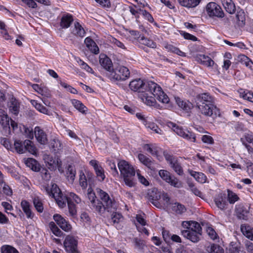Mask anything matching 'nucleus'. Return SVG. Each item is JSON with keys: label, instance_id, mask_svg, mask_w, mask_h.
I'll return each mask as SVG.
<instances>
[{"label": "nucleus", "instance_id": "f257e3e1", "mask_svg": "<svg viewBox=\"0 0 253 253\" xmlns=\"http://www.w3.org/2000/svg\"><path fill=\"white\" fill-rule=\"evenodd\" d=\"M129 87L131 90L138 92V98L147 106L158 108L160 105L156 99L164 104L169 102V97L161 87L152 81L145 83L140 79H136L129 83Z\"/></svg>", "mask_w": 253, "mask_h": 253}, {"label": "nucleus", "instance_id": "f03ea898", "mask_svg": "<svg viewBox=\"0 0 253 253\" xmlns=\"http://www.w3.org/2000/svg\"><path fill=\"white\" fill-rule=\"evenodd\" d=\"M196 105L203 115L211 117L219 114L218 109L214 105L212 98L208 93L199 94L196 99Z\"/></svg>", "mask_w": 253, "mask_h": 253}, {"label": "nucleus", "instance_id": "7ed1b4c3", "mask_svg": "<svg viewBox=\"0 0 253 253\" xmlns=\"http://www.w3.org/2000/svg\"><path fill=\"white\" fill-rule=\"evenodd\" d=\"M185 229L181 231L182 235L186 238L194 243L198 242L201 235L200 225L196 221H184L182 223Z\"/></svg>", "mask_w": 253, "mask_h": 253}, {"label": "nucleus", "instance_id": "20e7f679", "mask_svg": "<svg viewBox=\"0 0 253 253\" xmlns=\"http://www.w3.org/2000/svg\"><path fill=\"white\" fill-rule=\"evenodd\" d=\"M118 167L126 185L130 187L134 186L135 184L134 176L136 173L134 167L125 160H120Z\"/></svg>", "mask_w": 253, "mask_h": 253}, {"label": "nucleus", "instance_id": "39448f33", "mask_svg": "<svg viewBox=\"0 0 253 253\" xmlns=\"http://www.w3.org/2000/svg\"><path fill=\"white\" fill-rule=\"evenodd\" d=\"M167 125L175 133L183 138L194 142L196 141V136L194 133L187 129L171 122H167Z\"/></svg>", "mask_w": 253, "mask_h": 253}, {"label": "nucleus", "instance_id": "423d86ee", "mask_svg": "<svg viewBox=\"0 0 253 253\" xmlns=\"http://www.w3.org/2000/svg\"><path fill=\"white\" fill-rule=\"evenodd\" d=\"M46 192L49 196L54 198L60 208H63L66 206V196H63L56 184H53L51 189H46Z\"/></svg>", "mask_w": 253, "mask_h": 253}, {"label": "nucleus", "instance_id": "0eeeda50", "mask_svg": "<svg viewBox=\"0 0 253 253\" xmlns=\"http://www.w3.org/2000/svg\"><path fill=\"white\" fill-rule=\"evenodd\" d=\"M129 70L125 66H119L111 71L110 78L114 81H124L128 79L129 77Z\"/></svg>", "mask_w": 253, "mask_h": 253}, {"label": "nucleus", "instance_id": "6e6552de", "mask_svg": "<svg viewBox=\"0 0 253 253\" xmlns=\"http://www.w3.org/2000/svg\"><path fill=\"white\" fill-rule=\"evenodd\" d=\"M136 116L138 119L141 121L142 123L145 126L146 128L150 129L153 132L159 134H163L162 130H161L156 124L152 122L150 118L148 117H145L144 115L140 113H137Z\"/></svg>", "mask_w": 253, "mask_h": 253}, {"label": "nucleus", "instance_id": "1a4fd4ad", "mask_svg": "<svg viewBox=\"0 0 253 253\" xmlns=\"http://www.w3.org/2000/svg\"><path fill=\"white\" fill-rule=\"evenodd\" d=\"M205 11L210 17L222 18L224 17V12L221 7L214 2H210L207 4Z\"/></svg>", "mask_w": 253, "mask_h": 253}, {"label": "nucleus", "instance_id": "9d476101", "mask_svg": "<svg viewBox=\"0 0 253 253\" xmlns=\"http://www.w3.org/2000/svg\"><path fill=\"white\" fill-rule=\"evenodd\" d=\"M96 191L103 202V203H102L103 208L102 211H104L105 209H107L108 211H111L112 209H114L116 208L115 203L110 198L107 193L100 189H97Z\"/></svg>", "mask_w": 253, "mask_h": 253}, {"label": "nucleus", "instance_id": "9b49d317", "mask_svg": "<svg viewBox=\"0 0 253 253\" xmlns=\"http://www.w3.org/2000/svg\"><path fill=\"white\" fill-rule=\"evenodd\" d=\"M78 242L73 236L68 235L64 242V247L68 253H80L77 248Z\"/></svg>", "mask_w": 253, "mask_h": 253}, {"label": "nucleus", "instance_id": "f8f14e48", "mask_svg": "<svg viewBox=\"0 0 253 253\" xmlns=\"http://www.w3.org/2000/svg\"><path fill=\"white\" fill-rule=\"evenodd\" d=\"M87 196L90 201L91 206L95 209L96 211L101 213L102 210V204L98 200L96 199L95 193L92 188L89 187L87 191Z\"/></svg>", "mask_w": 253, "mask_h": 253}, {"label": "nucleus", "instance_id": "ddd939ff", "mask_svg": "<svg viewBox=\"0 0 253 253\" xmlns=\"http://www.w3.org/2000/svg\"><path fill=\"white\" fill-rule=\"evenodd\" d=\"M53 218L58 226L65 232H69L72 229V226L64 218L59 214H55Z\"/></svg>", "mask_w": 253, "mask_h": 253}, {"label": "nucleus", "instance_id": "4468645a", "mask_svg": "<svg viewBox=\"0 0 253 253\" xmlns=\"http://www.w3.org/2000/svg\"><path fill=\"white\" fill-rule=\"evenodd\" d=\"M164 156L166 160L169 163L171 168L179 175L182 173L183 170L180 165L177 162V161L171 155L168 153L164 152Z\"/></svg>", "mask_w": 253, "mask_h": 253}, {"label": "nucleus", "instance_id": "2eb2a0df", "mask_svg": "<svg viewBox=\"0 0 253 253\" xmlns=\"http://www.w3.org/2000/svg\"><path fill=\"white\" fill-rule=\"evenodd\" d=\"M89 164L93 167L98 180L103 181L105 178L104 171L98 162L95 160H92L89 162Z\"/></svg>", "mask_w": 253, "mask_h": 253}, {"label": "nucleus", "instance_id": "dca6fc26", "mask_svg": "<svg viewBox=\"0 0 253 253\" xmlns=\"http://www.w3.org/2000/svg\"><path fill=\"white\" fill-rule=\"evenodd\" d=\"M100 65L106 70L111 72L113 69V63L111 60L104 54H100L99 58Z\"/></svg>", "mask_w": 253, "mask_h": 253}, {"label": "nucleus", "instance_id": "f3484780", "mask_svg": "<svg viewBox=\"0 0 253 253\" xmlns=\"http://www.w3.org/2000/svg\"><path fill=\"white\" fill-rule=\"evenodd\" d=\"M35 137L38 142L41 144H45L47 142V136L44 131L39 126H36L34 129Z\"/></svg>", "mask_w": 253, "mask_h": 253}, {"label": "nucleus", "instance_id": "a211bd4d", "mask_svg": "<svg viewBox=\"0 0 253 253\" xmlns=\"http://www.w3.org/2000/svg\"><path fill=\"white\" fill-rule=\"evenodd\" d=\"M46 161L49 169H58L59 171H62V163L58 158L54 157L53 158L48 157Z\"/></svg>", "mask_w": 253, "mask_h": 253}, {"label": "nucleus", "instance_id": "6ab92c4d", "mask_svg": "<svg viewBox=\"0 0 253 253\" xmlns=\"http://www.w3.org/2000/svg\"><path fill=\"white\" fill-rule=\"evenodd\" d=\"M137 223L139 224H136V227L139 232L144 233L146 235H149L148 230L144 227L146 224L145 214H137L136 217Z\"/></svg>", "mask_w": 253, "mask_h": 253}, {"label": "nucleus", "instance_id": "aec40b11", "mask_svg": "<svg viewBox=\"0 0 253 253\" xmlns=\"http://www.w3.org/2000/svg\"><path fill=\"white\" fill-rule=\"evenodd\" d=\"M9 120L10 119L6 113L4 111L0 109V123L3 129L7 130L8 133L10 132Z\"/></svg>", "mask_w": 253, "mask_h": 253}, {"label": "nucleus", "instance_id": "412c9836", "mask_svg": "<svg viewBox=\"0 0 253 253\" xmlns=\"http://www.w3.org/2000/svg\"><path fill=\"white\" fill-rule=\"evenodd\" d=\"M216 206L220 209L223 210L226 205V196L225 194L220 193L214 199Z\"/></svg>", "mask_w": 253, "mask_h": 253}, {"label": "nucleus", "instance_id": "4be33fe9", "mask_svg": "<svg viewBox=\"0 0 253 253\" xmlns=\"http://www.w3.org/2000/svg\"><path fill=\"white\" fill-rule=\"evenodd\" d=\"M84 43L88 49L94 54H98L99 49L94 41L89 37H87L84 40Z\"/></svg>", "mask_w": 253, "mask_h": 253}, {"label": "nucleus", "instance_id": "5701e85b", "mask_svg": "<svg viewBox=\"0 0 253 253\" xmlns=\"http://www.w3.org/2000/svg\"><path fill=\"white\" fill-rule=\"evenodd\" d=\"M73 21L72 16L68 13L62 15L60 21V26L63 28H68Z\"/></svg>", "mask_w": 253, "mask_h": 253}, {"label": "nucleus", "instance_id": "b1692460", "mask_svg": "<svg viewBox=\"0 0 253 253\" xmlns=\"http://www.w3.org/2000/svg\"><path fill=\"white\" fill-rule=\"evenodd\" d=\"M25 165L35 171H39L40 170V165L38 162L33 158L24 159Z\"/></svg>", "mask_w": 253, "mask_h": 253}, {"label": "nucleus", "instance_id": "393cba45", "mask_svg": "<svg viewBox=\"0 0 253 253\" xmlns=\"http://www.w3.org/2000/svg\"><path fill=\"white\" fill-rule=\"evenodd\" d=\"M188 171L190 175L194 177L198 182L205 183L207 182V177L203 173L195 171L192 170H189Z\"/></svg>", "mask_w": 253, "mask_h": 253}, {"label": "nucleus", "instance_id": "a878e982", "mask_svg": "<svg viewBox=\"0 0 253 253\" xmlns=\"http://www.w3.org/2000/svg\"><path fill=\"white\" fill-rule=\"evenodd\" d=\"M174 99L178 106L184 110L188 111L192 108V104L188 101L183 100L177 96H175Z\"/></svg>", "mask_w": 253, "mask_h": 253}, {"label": "nucleus", "instance_id": "bb28decb", "mask_svg": "<svg viewBox=\"0 0 253 253\" xmlns=\"http://www.w3.org/2000/svg\"><path fill=\"white\" fill-rule=\"evenodd\" d=\"M241 230L244 236L253 241V228L252 227L247 224H243L241 226Z\"/></svg>", "mask_w": 253, "mask_h": 253}, {"label": "nucleus", "instance_id": "cd10ccee", "mask_svg": "<svg viewBox=\"0 0 253 253\" xmlns=\"http://www.w3.org/2000/svg\"><path fill=\"white\" fill-rule=\"evenodd\" d=\"M8 106L10 112L15 115H17L19 113V104L18 101L14 98H11L10 101L8 103Z\"/></svg>", "mask_w": 253, "mask_h": 253}, {"label": "nucleus", "instance_id": "c85d7f7f", "mask_svg": "<svg viewBox=\"0 0 253 253\" xmlns=\"http://www.w3.org/2000/svg\"><path fill=\"white\" fill-rule=\"evenodd\" d=\"M222 4L227 12L230 14L235 13L236 7L232 0H222Z\"/></svg>", "mask_w": 253, "mask_h": 253}, {"label": "nucleus", "instance_id": "c756f323", "mask_svg": "<svg viewBox=\"0 0 253 253\" xmlns=\"http://www.w3.org/2000/svg\"><path fill=\"white\" fill-rule=\"evenodd\" d=\"M21 206L27 217L33 218L34 214L32 212L29 203L26 200H22L21 202Z\"/></svg>", "mask_w": 253, "mask_h": 253}, {"label": "nucleus", "instance_id": "7c9ffc66", "mask_svg": "<svg viewBox=\"0 0 253 253\" xmlns=\"http://www.w3.org/2000/svg\"><path fill=\"white\" fill-rule=\"evenodd\" d=\"M197 60L207 67H211L214 64V61L210 57L205 55H199L197 57Z\"/></svg>", "mask_w": 253, "mask_h": 253}, {"label": "nucleus", "instance_id": "2f4dec72", "mask_svg": "<svg viewBox=\"0 0 253 253\" xmlns=\"http://www.w3.org/2000/svg\"><path fill=\"white\" fill-rule=\"evenodd\" d=\"M30 102L33 106L34 107L37 109V110H38L40 113L45 115H49V111L48 110V109L45 107L43 106L41 103H39L37 100H31Z\"/></svg>", "mask_w": 253, "mask_h": 253}, {"label": "nucleus", "instance_id": "473e14b6", "mask_svg": "<svg viewBox=\"0 0 253 253\" xmlns=\"http://www.w3.org/2000/svg\"><path fill=\"white\" fill-rule=\"evenodd\" d=\"M72 104L74 107L82 114H86L87 108L80 101L76 99L71 100Z\"/></svg>", "mask_w": 253, "mask_h": 253}, {"label": "nucleus", "instance_id": "72a5a7b5", "mask_svg": "<svg viewBox=\"0 0 253 253\" xmlns=\"http://www.w3.org/2000/svg\"><path fill=\"white\" fill-rule=\"evenodd\" d=\"M73 33L77 36L83 37L85 36V32L82 25L78 22L74 23V28L72 31Z\"/></svg>", "mask_w": 253, "mask_h": 253}, {"label": "nucleus", "instance_id": "f704fd0d", "mask_svg": "<svg viewBox=\"0 0 253 253\" xmlns=\"http://www.w3.org/2000/svg\"><path fill=\"white\" fill-rule=\"evenodd\" d=\"M206 251L208 253H224V250L221 247L214 244L207 246Z\"/></svg>", "mask_w": 253, "mask_h": 253}, {"label": "nucleus", "instance_id": "c9c22d12", "mask_svg": "<svg viewBox=\"0 0 253 253\" xmlns=\"http://www.w3.org/2000/svg\"><path fill=\"white\" fill-rule=\"evenodd\" d=\"M238 92L240 97L245 100L253 102V92L248 90H245L243 89L239 90Z\"/></svg>", "mask_w": 253, "mask_h": 253}, {"label": "nucleus", "instance_id": "e433bc0d", "mask_svg": "<svg viewBox=\"0 0 253 253\" xmlns=\"http://www.w3.org/2000/svg\"><path fill=\"white\" fill-rule=\"evenodd\" d=\"M144 4L140 2L138 3V5H134L133 6H129L130 12L137 19L139 17V15L141 14V12L139 11V9H142L141 7H144Z\"/></svg>", "mask_w": 253, "mask_h": 253}, {"label": "nucleus", "instance_id": "4c0bfd02", "mask_svg": "<svg viewBox=\"0 0 253 253\" xmlns=\"http://www.w3.org/2000/svg\"><path fill=\"white\" fill-rule=\"evenodd\" d=\"M178 1L183 6L194 7L199 4L201 0H178Z\"/></svg>", "mask_w": 253, "mask_h": 253}, {"label": "nucleus", "instance_id": "58836bf2", "mask_svg": "<svg viewBox=\"0 0 253 253\" xmlns=\"http://www.w3.org/2000/svg\"><path fill=\"white\" fill-rule=\"evenodd\" d=\"M24 145H25V151H28L33 155H36L37 149L34 143L29 140H25L24 141Z\"/></svg>", "mask_w": 253, "mask_h": 253}, {"label": "nucleus", "instance_id": "ea45409f", "mask_svg": "<svg viewBox=\"0 0 253 253\" xmlns=\"http://www.w3.org/2000/svg\"><path fill=\"white\" fill-rule=\"evenodd\" d=\"M165 48L169 52H171L175 53L180 56L184 57L186 54L184 52L181 51L178 48L173 46L170 44H166L165 46Z\"/></svg>", "mask_w": 253, "mask_h": 253}, {"label": "nucleus", "instance_id": "a19ab883", "mask_svg": "<svg viewBox=\"0 0 253 253\" xmlns=\"http://www.w3.org/2000/svg\"><path fill=\"white\" fill-rule=\"evenodd\" d=\"M138 159L141 163L150 169L153 164L151 159L146 157L143 154L140 153L138 155Z\"/></svg>", "mask_w": 253, "mask_h": 253}, {"label": "nucleus", "instance_id": "79ce46f5", "mask_svg": "<svg viewBox=\"0 0 253 253\" xmlns=\"http://www.w3.org/2000/svg\"><path fill=\"white\" fill-rule=\"evenodd\" d=\"M13 149L19 154H23L25 152V145H24V141L19 140H15L14 143Z\"/></svg>", "mask_w": 253, "mask_h": 253}, {"label": "nucleus", "instance_id": "37998d69", "mask_svg": "<svg viewBox=\"0 0 253 253\" xmlns=\"http://www.w3.org/2000/svg\"><path fill=\"white\" fill-rule=\"evenodd\" d=\"M159 203L163 205L164 208H168L170 204V198L167 193H162L159 195Z\"/></svg>", "mask_w": 253, "mask_h": 253}, {"label": "nucleus", "instance_id": "c03bdc74", "mask_svg": "<svg viewBox=\"0 0 253 253\" xmlns=\"http://www.w3.org/2000/svg\"><path fill=\"white\" fill-rule=\"evenodd\" d=\"M75 169L71 166H69L66 172V176L68 181L73 183L76 177Z\"/></svg>", "mask_w": 253, "mask_h": 253}, {"label": "nucleus", "instance_id": "a18cd8bd", "mask_svg": "<svg viewBox=\"0 0 253 253\" xmlns=\"http://www.w3.org/2000/svg\"><path fill=\"white\" fill-rule=\"evenodd\" d=\"M237 23L238 26L242 27L245 24V14L243 10L237 11L236 14Z\"/></svg>", "mask_w": 253, "mask_h": 253}, {"label": "nucleus", "instance_id": "49530a36", "mask_svg": "<svg viewBox=\"0 0 253 253\" xmlns=\"http://www.w3.org/2000/svg\"><path fill=\"white\" fill-rule=\"evenodd\" d=\"M239 59L241 63L253 70V62L248 57L245 55H241L239 56Z\"/></svg>", "mask_w": 253, "mask_h": 253}, {"label": "nucleus", "instance_id": "de8ad7c7", "mask_svg": "<svg viewBox=\"0 0 253 253\" xmlns=\"http://www.w3.org/2000/svg\"><path fill=\"white\" fill-rule=\"evenodd\" d=\"M79 184L83 189H85L87 186V179L84 172L81 170L79 171Z\"/></svg>", "mask_w": 253, "mask_h": 253}, {"label": "nucleus", "instance_id": "09e8293b", "mask_svg": "<svg viewBox=\"0 0 253 253\" xmlns=\"http://www.w3.org/2000/svg\"><path fill=\"white\" fill-rule=\"evenodd\" d=\"M136 173L139 182L145 186L149 185V179L143 176L139 169L136 170Z\"/></svg>", "mask_w": 253, "mask_h": 253}, {"label": "nucleus", "instance_id": "8fccbe9b", "mask_svg": "<svg viewBox=\"0 0 253 253\" xmlns=\"http://www.w3.org/2000/svg\"><path fill=\"white\" fill-rule=\"evenodd\" d=\"M139 40L140 43L145 45H146L148 47L151 48L156 47V43L151 40H150L144 37H142Z\"/></svg>", "mask_w": 253, "mask_h": 253}, {"label": "nucleus", "instance_id": "3c124183", "mask_svg": "<svg viewBox=\"0 0 253 253\" xmlns=\"http://www.w3.org/2000/svg\"><path fill=\"white\" fill-rule=\"evenodd\" d=\"M66 196V201H70L75 202L76 204H80L81 202V198L74 193H69Z\"/></svg>", "mask_w": 253, "mask_h": 253}, {"label": "nucleus", "instance_id": "603ef678", "mask_svg": "<svg viewBox=\"0 0 253 253\" xmlns=\"http://www.w3.org/2000/svg\"><path fill=\"white\" fill-rule=\"evenodd\" d=\"M39 94L43 97V98L42 99L43 102L45 104H46L44 98H50L51 97V92L50 90L46 87L42 86L39 92Z\"/></svg>", "mask_w": 253, "mask_h": 253}, {"label": "nucleus", "instance_id": "864d4df0", "mask_svg": "<svg viewBox=\"0 0 253 253\" xmlns=\"http://www.w3.org/2000/svg\"><path fill=\"white\" fill-rule=\"evenodd\" d=\"M172 210L177 213L181 214L185 211L184 206L178 203H175L172 204Z\"/></svg>", "mask_w": 253, "mask_h": 253}, {"label": "nucleus", "instance_id": "5fc2aeb1", "mask_svg": "<svg viewBox=\"0 0 253 253\" xmlns=\"http://www.w3.org/2000/svg\"><path fill=\"white\" fill-rule=\"evenodd\" d=\"M33 203L36 210L38 212H42L43 207L42 200L39 197H36L34 199Z\"/></svg>", "mask_w": 253, "mask_h": 253}, {"label": "nucleus", "instance_id": "6e6d98bb", "mask_svg": "<svg viewBox=\"0 0 253 253\" xmlns=\"http://www.w3.org/2000/svg\"><path fill=\"white\" fill-rule=\"evenodd\" d=\"M1 253H19L18 251L12 246L4 245L1 247Z\"/></svg>", "mask_w": 253, "mask_h": 253}, {"label": "nucleus", "instance_id": "4d7b16f0", "mask_svg": "<svg viewBox=\"0 0 253 253\" xmlns=\"http://www.w3.org/2000/svg\"><path fill=\"white\" fill-rule=\"evenodd\" d=\"M49 227L51 230L52 232L56 236H60L62 234L61 231L55 225L54 222H50L49 223Z\"/></svg>", "mask_w": 253, "mask_h": 253}, {"label": "nucleus", "instance_id": "13d9d810", "mask_svg": "<svg viewBox=\"0 0 253 253\" xmlns=\"http://www.w3.org/2000/svg\"><path fill=\"white\" fill-rule=\"evenodd\" d=\"M123 220V216L119 213H114L112 215V221L114 224L118 227V224Z\"/></svg>", "mask_w": 253, "mask_h": 253}, {"label": "nucleus", "instance_id": "bf43d9fd", "mask_svg": "<svg viewBox=\"0 0 253 253\" xmlns=\"http://www.w3.org/2000/svg\"><path fill=\"white\" fill-rule=\"evenodd\" d=\"M139 11L141 12V14L145 19L147 20L150 23H154V18L150 13L143 9H139Z\"/></svg>", "mask_w": 253, "mask_h": 253}, {"label": "nucleus", "instance_id": "052dcab7", "mask_svg": "<svg viewBox=\"0 0 253 253\" xmlns=\"http://www.w3.org/2000/svg\"><path fill=\"white\" fill-rule=\"evenodd\" d=\"M241 141L245 145H247V143H253V136L250 134H245L241 138Z\"/></svg>", "mask_w": 253, "mask_h": 253}, {"label": "nucleus", "instance_id": "680f3d73", "mask_svg": "<svg viewBox=\"0 0 253 253\" xmlns=\"http://www.w3.org/2000/svg\"><path fill=\"white\" fill-rule=\"evenodd\" d=\"M171 186L176 188H180L182 186V184L177 178L171 176L168 182Z\"/></svg>", "mask_w": 253, "mask_h": 253}, {"label": "nucleus", "instance_id": "e2e57ef3", "mask_svg": "<svg viewBox=\"0 0 253 253\" xmlns=\"http://www.w3.org/2000/svg\"><path fill=\"white\" fill-rule=\"evenodd\" d=\"M160 176L166 182H168L171 176L169 171L166 170L162 169L159 172Z\"/></svg>", "mask_w": 253, "mask_h": 253}, {"label": "nucleus", "instance_id": "0e129e2a", "mask_svg": "<svg viewBox=\"0 0 253 253\" xmlns=\"http://www.w3.org/2000/svg\"><path fill=\"white\" fill-rule=\"evenodd\" d=\"M228 200L230 204H234L239 200L238 195L231 191L228 190Z\"/></svg>", "mask_w": 253, "mask_h": 253}, {"label": "nucleus", "instance_id": "69168bd1", "mask_svg": "<svg viewBox=\"0 0 253 253\" xmlns=\"http://www.w3.org/2000/svg\"><path fill=\"white\" fill-rule=\"evenodd\" d=\"M81 221L84 223V225H89L90 223V219L88 214L86 212H83L81 215Z\"/></svg>", "mask_w": 253, "mask_h": 253}, {"label": "nucleus", "instance_id": "338daca9", "mask_svg": "<svg viewBox=\"0 0 253 253\" xmlns=\"http://www.w3.org/2000/svg\"><path fill=\"white\" fill-rule=\"evenodd\" d=\"M179 32L180 35L183 36V38L186 40H191L194 42L198 41V39L195 36L189 33H186L183 31H180Z\"/></svg>", "mask_w": 253, "mask_h": 253}, {"label": "nucleus", "instance_id": "774afa93", "mask_svg": "<svg viewBox=\"0 0 253 253\" xmlns=\"http://www.w3.org/2000/svg\"><path fill=\"white\" fill-rule=\"evenodd\" d=\"M201 140L204 143L210 145H212L214 144L213 138L211 136L209 135H203L202 136Z\"/></svg>", "mask_w": 253, "mask_h": 253}]
</instances>
